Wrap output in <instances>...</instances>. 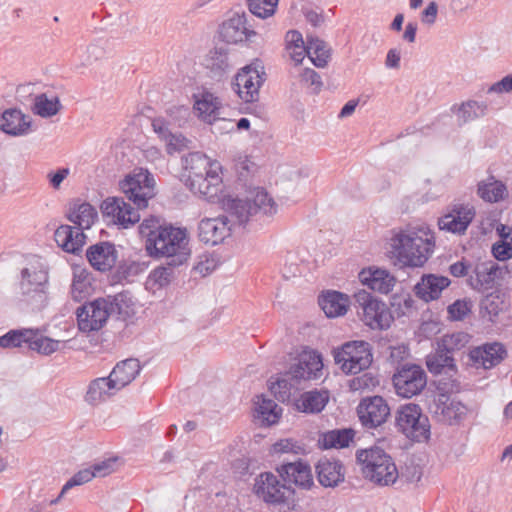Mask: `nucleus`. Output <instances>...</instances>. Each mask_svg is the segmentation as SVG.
<instances>
[{
    "instance_id": "1",
    "label": "nucleus",
    "mask_w": 512,
    "mask_h": 512,
    "mask_svg": "<svg viewBox=\"0 0 512 512\" xmlns=\"http://www.w3.org/2000/svg\"><path fill=\"white\" fill-rule=\"evenodd\" d=\"M139 233L146 239V250L150 256L171 259L174 265H183L190 257L189 237L185 228L163 226L154 216L139 225Z\"/></svg>"
},
{
    "instance_id": "2",
    "label": "nucleus",
    "mask_w": 512,
    "mask_h": 512,
    "mask_svg": "<svg viewBox=\"0 0 512 512\" xmlns=\"http://www.w3.org/2000/svg\"><path fill=\"white\" fill-rule=\"evenodd\" d=\"M392 257L401 266L422 267L435 248L434 233L428 227H412L394 232L390 239Z\"/></svg>"
},
{
    "instance_id": "3",
    "label": "nucleus",
    "mask_w": 512,
    "mask_h": 512,
    "mask_svg": "<svg viewBox=\"0 0 512 512\" xmlns=\"http://www.w3.org/2000/svg\"><path fill=\"white\" fill-rule=\"evenodd\" d=\"M49 273L40 258H30L20 271L19 293L33 309L44 308L48 301Z\"/></svg>"
},
{
    "instance_id": "4",
    "label": "nucleus",
    "mask_w": 512,
    "mask_h": 512,
    "mask_svg": "<svg viewBox=\"0 0 512 512\" xmlns=\"http://www.w3.org/2000/svg\"><path fill=\"white\" fill-rule=\"evenodd\" d=\"M225 213L235 218L237 224L248 222L249 218L263 214L271 216L277 212V204L264 188L255 187L248 192L245 200L226 196L221 200Z\"/></svg>"
},
{
    "instance_id": "5",
    "label": "nucleus",
    "mask_w": 512,
    "mask_h": 512,
    "mask_svg": "<svg viewBox=\"0 0 512 512\" xmlns=\"http://www.w3.org/2000/svg\"><path fill=\"white\" fill-rule=\"evenodd\" d=\"M362 465L364 477L379 486H389L396 482L399 472L392 457L380 447L360 450L356 454Z\"/></svg>"
},
{
    "instance_id": "6",
    "label": "nucleus",
    "mask_w": 512,
    "mask_h": 512,
    "mask_svg": "<svg viewBox=\"0 0 512 512\" xmlns=\"http://www.w3.org/2000/svg\"><path fill=\"white\" fill-rule=\"evenodd\" d=\"M354 307L360 320L373 330L388 329L393 317L387 305L366 290L354 294Z\"/></svg>"
},
{
    "instance_id": "7",
    "label": "nucleus",
    "mask_w": 512,
    "mask_h": 512,
    "mask_svg": "<svg viewBox=\"0 0 512 512\" xmlns=\"http://www.w3.org/2000/svg\"><path fill=\"white\" fill-rule=\"evenodd\" d=\"M396 426L407 438L424 442L430 438L431 425L419 405L409 403L401 406L395 416Z\"/></svg>"
},
{
    "instance_id": "8",
    "label": "nucleus",
    "mask_w": 512,
    "mask_h": 512,
    "mask_svg": "<svg viewBox=\"0 0 512 512\" xmlns=\"http://www.w3.org/2000/svg\"><path fill=\"white\" fill-rule=\"evenodd\" d=\"M253 491L258 498L268 504L283 505L289 510L295 506L294 490L282 484L271 472L261 473L255 479Z\"/></svg>"
},
{
    "instance_id": "9",
    "label": "nucleus",
    "mask_w": 512,
    "mask_h": 512,
    "mask_svg": "<svg viewBox=\"0 0 512 512\" xmlns=\"http://www.w3.org/2000/svg\"><path fill=\"white\" fill-rule=\"evenodd\" d=\"M334 360L343 372L357 374L371 365V346L363 340L347 342L334 351Z\"/></svg>"
},
{
    "instance_id": "10",
    "label": "nucleus",
    "mask_w": 512,
    "mask_h": 512,
    "mask_svg": "<svg viewBox=\"0 0 512 512\" xmlns=\"http://www.w3.org/2000/svg\"><path fill=\"white\" fill-rule=\"evenodd\" d=\"M155 181L148 170L140 168L120 182V189L137 209L146 208L148 200L153 198Z\"/></svg>"
},
{
    "instance_id": "11",
    "label": "nucleus",
    "mask_w": 512,
    "mask_h": 512,
    "mask_svg": "<svg viewBox=\"0 0 512 512\" xmlns=\"http://www.w3.org/2000/svg\"><path fill=\"white\" fill-rule=\"evenodd\" d=\"M393 385L397 395L412 398L422 392L427 384L424 369L417 364H403L393 375Z\"/></svg>"
},
{
    "instance_id": "12",
    "label": "nucleus",
    "mask_w": 512,
    "mask_h": 512,
    "mask_svg": "<svg viewBox=\"0 0 512 512\" xmlns=\"http://www.w3.org/2000/svg\"><path fill=\"white\" fill-rule=\"evenodd\" d=\"M265 72L256 62L243 67L235 76V90L245 102H254L259 98V89L263 84Z\"/></svg>"
},
{
    "instance_id": "13",
    "label": "nucleus",
    "mask_w": 512,
    "mask_h": 512,
    "mask_svg": "<svg viewBox=\"0 0 512 512\" xmlns=\"http://www.w3.org/2000/svg\"><path fill=\"white\" fill-rule=\"evenodd\" d=\"M430 412L438 422L458 426L467 418L470 409L461 401L440 394L430 405Z\"/></svg>"
},
{
    "instance_id": "14",
    "label": "nucleus",
    "mask_w": 512,
    "mask_h": 512,
    "mask_svg": "<svg viewBox=\"0 0 512 512\" xmlns=\"http://www.w3.org/2000/svg\"><path fill=\"white\" fill-rule=\"evenodd\" d=\"M79 330L85 333L100 330L109 317L108 300L99 298L80 306L76 312Z\"/></svg>"
},
{
    "instance_id": "15",
    "label": "nucleus",
    "mask_w": 512,
    "mask_h": 512,
    "mask_svg": "<svg viewBox=\"0 0 512 512\" xmlns=\"http://www.w3.org/2000/svg\"><path fill=\"white\" fill-rule=\"evenodd\" d=\"M357 415L363 427L373 429L387 421L390 416V407L381 396L365 397L357 406Z\"/></svg>"
},
{
    "instance_id": "16",
    "label": "nucleus",
    "mask_w": 512,
    "mask_h": 512,
    "mask_svg": "<svg viewBox=\"0 0 512 512\" xmlns=\"http://www.w3.org/2000/svg\"><path fill=\"white\" fill-rule=\"evenodd\" d=\"M256 32L248 23L245 12H234L219 27V36L227 44L247 42Z\"/></svg>"
},
{
    "instance_id": "17",
    "label": "nucleus",
    "mask_w": 512,
    "mask_h": 512,
    "mask_svg": "<svg viewBox=\"0 0 512 512\" xmlns=\"http://www.w3.org/2000/svg\"><path fill=\"white\" fill-rule=\"evenodd\" d=\"M215 218L202 219L198 225V237L205 244L217 245L230 235L235 218L228 213Z\"/></svg>"
},
{
    "instance_id": "18",
    "label": "nucleus",
    "mask_w": 512,
    "mask_h": 512,
    "mask_svg": "<svg viewBox=\"0 0 512 512\" xmlns=\"http://www.w3.org/2000/svg\"><path fill=\"white\" fill-rule=\"evenodd\" d=\"M323 363L320 354L313 350H304L296 362L291 365L287 376L292 380H317L322 376Z\"/></svg>"
},
{
    "instance_id": "19",
    "label": "nucleus",
    "mask_w": 512,
    "mask_h": 512,
    "mask_svg": "<svg viewBox=\"0 0 512 512\" xmlns=\"http://www.w3.org/2000/svg\"><path fill=\"white\" fill-rule=\"evenodd\" d=\"M104 216L110 217L111 221L127 228L140 220L138 210H135L129 203L120 197H108L101 204Z\"/></svg>"
},
{
    "instance_id": "20",
    "label": "nucleus",
    "mask_w": 512,
    "mask_h": 512,
    "mask_svg": "<svg viewBox=\"0 0 512 512\" xmlns=\"http://www.w3.org/2000/svg\"><path fill=\"white\" fill-rule=\"evenodd\" d=\"M220 172V164H215L214 167H212V170H210V174L203 175L186 183L185 185L194 194L213 202L218 198L219 193L222 191L223 181Z\"/></svg>"
},
{
    "instance_id": "21",
    "label": "nucleus",
    "mask_w": 512,
    "mask_h": 512,
    "mask_svg": "<svg viewBox=\"0 0 512 512\" xmlns=\"http://www.w3.org/2000/svg\"><path fill=\"white\" fill-rule=\"evenodd\" d=\"M474 217L475 209L473 206L458 204L453 206L450 213L439 219L438 226L441 230L464 234Z\"/></svg>"
},
{
    "instance_id": "22",
    "label": "nucleus",
    "mask_w": 512,
    "mask_h": 512,
    "mask_svg": "<svg viewBox=\"0 0 512 512\" xmlns=\"http://www.w3.org/2000/svg\"><path fill=\"white\" fill-rule=\"evenodd\" d=\"M152 127L159 139L164 142L165 150L169 155L192 148V140L185 137L181 132H173L163 119L153 120Z\"/></svg>"
},
{
    "instance_id": "23",
    "label": "nucleus",
    "mask_w": 512,
    "mask_h": 512,
    "mask_svg": "<svg viewBox=\"0 0 512 512\" xmlns=\"http://www.w3.org/2000/svg\"><path fill=\"white\" fill-rule=\"evenodd\" d=\"M235 65L234 55L226 45H217L208 52L204 59V66L214 78L221 79L228 74Z\"/></svg>"
},
{
    "instance_id": "24",
    "label": "nucleus",
    "mask_w": 512,
    "mask_h": 512,
    "mask_svg": "<svg viewBox=\"0 0 512 512\" xmlns=\"http://www.w3.org/2000/svg\"><path fill=\"white\" fill-rule=\"evenodd\" d=\"M277 471L286 483L295 484L303 489H309L313 485L311 468L305 462H287L282 464Z\"/></svg>"
},
{
    "instance_id": "25",
    "label": "nucleus",
    "mask_w": 512,
    "mask_h": 512,
    "mask_svg": "<svg viewBox=\"0 0 512 512\" xmlns=\"http://www.w3.org/2000/svg\"><path fill=\"white\" fill-rule=\"evenodd\" d=\"M86 257L91 266L96 270L108 271L117 261V251L114 244L100 242L87 249Z\"/></svg>"
},
{
    "instance_id": "26",
    "label": "nucleus",
    "mask_w": 512,
    "mask_h": 512,
    "mask_svg": "<svg viewBox=\"0 0 512 512\" xmlns=\"http://www.w3.org/2000/svg\"><path fill=\"white\" fill-rule=\"evenodd\" d=\"M359 279L363 285L381 294H388L396 284V278L387 270L380 268L362 270Z\"/></svg>"
},
{
    "instance_id": "27",
    "label": "nucleus",
    "mask_w": 512,
    "mask_h": 512,
    "mask_svg": "<svg viewBox=\"0 0 512 512\" xmlns=\"http://www.w3.org/2000/svg\"><path fill=\"white\" fill-rule=\"evenodd\" d=\"M451 281L445 276L435 274L423 275L421 281L414 287L416 296L428 302L438 299L442 291L450 285Z\"/></svg>"
},
{
    "instance_id": "28",
    "label": "nucleus",
    "mask_w": 512,
    "mask_h": 512,
    "mask_svg": "<svg viewBox=\"0 0 512 512\" xmlns=\"http://www.w3.org/2000/svg\"><path fill=\"white\" fill-rule=\"evenodd\" d=\"M54 238L65 252L78 254L85 244L86 235L76 227L61 225L56 229Z\"/></svg>"
},
{
    "instance_id": "29",
    "label": "nucleus",
    "mask_w": 512,
    "mask_h": 512,
    "mask_svg": "<svg viewBox=\"0 0 512 512\" xmlns=\"http://www.w3.org/2000/svg\"><path fill=\"white\" fill-rule=\"evenodd\" d=\"M182 162L184 168L183 177L185 178V184L203 175L210 174L212 167H214L215 164H219L218 162H211L206 155L200 152H193L188 154L182 159Z\"/></svg>"
},
{
    "instance_id": "30",
    "label": "nucleus",
    "mask_w": 512,
    "mask_h": 512,
    "mask_svg": "<svg viewBox=\"0 0 512 512\" xmlns=\"http://www.w3.org/2000/svg\"><path fill=\"white\" fill-rule=\"evenodd\" d=\"M194 98V109L197 111L199 118L204 122L212 124L217 120L225 121V119H220L219 117L221 101L213 93L203 91L198 95H194Z\"/></svg>"
},
{
    "instance_id": "31",
    "label": "nucleus",
    "mask_w": 512,
    "mask_h": 512,
    "mask_svg": "<svg viewBox=\"0 0 512 512\" xmlns=\"http://www.w3.org/2000/svg\"><path fill=\"white\" fill-rule=\"evenodd\" d=\"M507 356V351L501 343L486 344L470 351V358L484 369L498 365Z\"/></svg>"
},
{
    "instance_id": "32",
    "label": "nucleus",
    "mask_w": 512,
    "mask_h": 512,
    "mask_svg": "<svg viewBox=\"0 0 512 512\" xmlns=\"http://www.w3.org/2000/svg\"><path fill=\"white\" fill-rule=\"evenodd\" d=\"M319 483L324 487H335L344 481L343 466L340 461L321 458L316 465Z\"/></svg>"
},
{
    "instance_id": "33",
    "label": "nucleus",
    "mask_w": 512,
    "mask_h": 512,
    "mask_svg": "<svg viewBox=\"0 0 512 512\" xmlns=\"http://www.w3.org/2000/svg\"><path fill=\"white\" fill-rule=\"evenodd\" d=\"M30 124L29 117L15 108L5 110L0 116V129L10 135L18 136L28 133Z\"/></svg>"
},
{
    "instance_id": "34",
    "label": "nucleus",
    "mask_w": 512,
    "mask_h": 512,
    "mask_svg": "<svg viewBox=\"0 0 512 512\" xmlns=\"http://www.w3.org/2000/svg\"><path fill=\"white\" fill-rule=\"evenodd\" d=\"M119 391L110 376L92 380L88 386L85 401L91 405H98Z\"/></svg>"
},
{
    "instance_id": "35",
    "label": "nucleus",
    "mask_w": 512,
    "mask_h": 512,
    "mask_svg": "<svg viewBox=\"0 0 512 512\" xmlns=\"http://www.w3.org/2000/svg\"><path fill=\"white\" fill-rule=\"evenodd\" d=\"M141 365L138 359L129 358L116 364L110 377L119 390L129 385L140 373Z\"/></svg>"
},
{
    "instance_id": "36",
    "label": "nucleus",
    "mask_w": 512,
    "mask_h": 512,
    "mask_svg": "<svg viewBox=\"0 0 512 512\" xmlns=\"http://www.w3.org/2000/svg\"><path fill=\"white\" fill-rule=\"evenodd\" d=\"M426 365L434 375L444 373L452 376V373L456 372L455 358L442 347H439L438 343L435 352L427 356Z\"/></svg>"
},
{
    "instance_id": "37",
    "label": "nucleus",
    "mask_w": 512,
    "mask_h": 512,
    "mask_svg": "<svg viewBox=\"0 0 512 512\" xmlns=\"http://www.w3.org/2000/svg\"><path fill=\"white\" fill-rule=\"evenodd\" d=\"M329 395L327 391H307L300 395L295 402L298 411L314 414L321 412L328 403Z\"/></svg>"
},
{
    "instance_id": "38",
    "label": "nucleus",
    "mask_w": 512,
    "mask_h": 512,
    "mask_svg": "<svg viewBox=\"0 0 512 512\" xmlns=\"http://www.w3.org/2000/svg\"><path fill=\"white\" fill-rule=\"evenodd\" d=\"M452 113L456 116L457 123L464 125L470 121L483 117L487 111V105L484 102L468 100L461 104H455L451 107Z\"/></svg>"
},
{
    "instance_id": "39",
    "label": "nucleus",
    "mask_w": 512,
    "mask_h": 512,
    "mask_svg": "<svg viewBox=\"0 0 512 512\" xmlns=\"http://www.w3.org/2000/svg\"><path fill=\"white\" fill-rule=\"evenodd\" d=\"M319 304L326 316L333 318L342 316L347 312L349 298L343 293L328 291L319 299Z\"/></svg>"
},
{
    "instance_id": "40",
    "label": "nucleus",
    "mask_w": 512,
    "mask_h": 512,
    "mask_svg": "<svg viewBox=\"0 0 512 512\" xmlns=\"http://www.w3.org/2000/svg\"><path fill=\"white\" fill-rule=\"evenodd\" d=\"M67 218L83 232L94 224L97 219V211L89 203L75 204L73 208H70Z\"/></svg>"
},
{
    "instance_id": "41",
    "label": "nucleus",
    "mask_w": 512,
    "mask_h": 512,
    "mask_svg": "<svg viewBox=\"0 0 512 512\" xmlns=\"http://www.w3.org/2000/svg\"><path fill=\"white\" fill-rule=\"evenodd\" d=\"M509 307V300L506 294L500 290H494L487 294L480 303V310L483 315L487 314L489 320L493 321V318L498 316L500 313L506 311Z\"/></svg>"
},
{
    "instance_id": "42",
    "label": "nucleus",
    "mask_w": 512,
    "mask_h": 512,
    "mask_svg": "<svg viewBox=\"0 0 512 512\" xmlns=\"http://www.w3.org/2000/svg\"><path fill=\"white\" fill-rule=\"evenodd\" d=\"M355 432L351 428L335 429L323 433L318 442L321 448H345L353 440Z\"/></svg>"
},
{
    "instance_id": "43",
    "label": "nucleus",
    "mask_w": 512,
    "mask_h": 512,
    "mask_svg": "<svg viewBox=\"0 0 512 512\" xmlns=\"http://www.w3.org/2000/svg\"><path fill=\"white\" fill-rule=\"evenodd\" d=\"M109 316L116 315L118 319L126 320L134 315V301L129 292H121L108 297Z\"/></svg>"
},
{
    "instance_id": "44",
    "label": "nucleus",
    "mask_w": 512,
    "mask_h": 512,
    "mask_svg": "<svg viewBox=\"0 0 512 512\" xmlns=\"http://www.w3.org/2000/svg\"><path fill=\"white\" fill-rule=\"evenodd\" d=\"M507 193L506 186L493 176L478 183L477 194L486 202L494 203L504 199Z\"/></svg>"
},
{
    "instance_id": "45",
    "label": "nucleus",
    "mask_w": 512,
    "mask_h": 512,
    "mask_svg": "<svg viewBox=\"0 0 512 512\" xmlns=\"http://www.w3.org/2000/svg\"><path fill=\"white\" fill-rule=\"evenodd\" d=\"M307 55L313 64L319 68L327 65L331 56V49L326 42L316 37H309L307 39Z\"/></svg>"
},
{
    "instance_id": "46",
    "label": "nucleus",
    "mask_w": 512,
    "mask_h": 512,
    "mask_svg": "<svg viewBox=\"0 0 512 512\" xmlns=\"http://www.w3.org/2000/svg\"><path fill=\"white\" fill-rule=\"evenodd\" d=\"M61 108L58 97L48 98L45 93H42L35 96L32 111L43 118H49L56 115Z\"/></svg>"
},
{
    "instance_id": "47",
    "label": "nucleus",
    "mask_w": 512,
    "mask_h": 512,
    "mask_svg": "<svg viewBox=\"0 0 512 512\" xmlns=\"http://www.w3.org/2000/svg\"><path fill=\"white\" fill-rule=\"evenodd\" d=\"M470 338V335L465 332H456L442 336L437 343L439 344V347H442L446 352L454 357L456 353L466 347Z\"/></svg>"
},
{
    "instance_id": "48",
    "label": "nucleus",
    "mask_w": 512,
    "mask_h": 512,
    "mask_svg": "<svg viewBox=\"0 0 512 512\" xmlns=\"http://www.w3.org/2000/svg\"><path fill=\"white\" fill-rule=\"evenodd\" d=\"M178 266L179 265H174L171 259H167L164 265L155 268L150 273L148 283H152L158 287H165L169 285L175 278V269Z\"/></svg>"
},
{
    "instance_id": "49",
    "label": "nucleus",
    "mask_w": 512,
    "mask_h": 512,
    "mask_svg": "<svg viewBox=\"0 0 512 512\" xmlns=\"http://www.w3.org/2000/svg\"><path fill=\"white\" fill-rule=\"evenodd\" d=\"M31 338L28 348L43 355H50L54 353L59 349L61 343L59 340H54L41 335L38 330L34 329Z\"/></svg>"
},
{
    "instance_id": "50",
    "label": "nucleus",
    "mask_w": 512,
    "mask_h": 512,
    "mask_svg": "<svg viewBox=\"0 0 512 512\" xmlns=\"http://www.w3.org/2000/svg\"><path fill=\"white\" fill-rule=\"evenodd\" d=\"M33 329H17L10 330L5 335L0 337V347L2 348H16L22 347L23 344L29 345L32 339Z\"/></svg>"
},
{
    "instance_id": "51",
    "label": "nucleus",
    "mask_w": 512,
    "mask_h": 512,
    "mask_svg": "<svg viewBox=\"0 0 512 512\" xmlns=\"http://www.w3.org/2000/svg\"><path fill=\"white\" fill-rule=\"evenodd\" d=\"M278 3L279 0H247L251 14L261 19L272 17L277 10Z\"/></svg>"
},
{
    "instance_id": "52",
    "label": "nucleus",
    "mask_w": 512,
    "mask_h": 512,
    "mask_svg": "<svg viewBox=\"0 0 512 512\" xmlns=\"http://www.w3.org/2000/svg\"><path fill=\"white\" fill-rule=\"evenodd\" d=\"M256 404L258 413L268 425L278 421L281 409H278V405L273 400L258 396Z\"/></svg>"
},
{
    "instance_id": "53",
    "label": "nucleus",
    "mask_w": 512,
    "mask_h": 512,
    "mask_svg": "<svg viewBox=\"0 0 512 512\" xmlns=\"http://www.w3.org/2000/svg\"><path fill=\"white\" fill-rule=\"evenodd\" d=\"M473 301L470 298L458 299L447 308L449 318L454 321L464 320L472 311Z\"/></svg>"
},
{
    "instance_id": "54",
    "label": "nucleus",
    "mask_w": 512,
    "mask_h": 512,
    "mask_svg": "<svg viewBox=\"0 0 512 512\" xmlns=\"http://www.w3.org/2000/svg\"><path fill=\"white\" fill-rule=\"evenodd\" d=\"M291 389L292 384L286 378L278 379L270 385L271 393L278 401L283 403L290 399Z\"/></svg>"
},
{
    "instance_id": "55",
    "label": "nucleus",
    "mask_w": 512,
    "mask_h": 512,
    "mask_svg": "<svg viewBox=\"0 0 512 512\" xmlns=\"http://www.w3.org/2000/svg\"><path fill=\"white\" fill-rule=\"evenodd\" d=\"M93 478V473L91 472L90 468L80 470L62 487V494H65L74 486L82 485L91 481Z\"/></svg>"
},
{
    "instance_id": "56",
    "label": "nucleus",
    "mask_w": 512,
    "mask_h": 512,
    "mask_svg": "<svg viewBox=\"0 0 512 512\" xmlns=\"http://www.w3.org/2000/svg\"><path fill=\"white\" fill-rule=\"evenodd\" d=\"M235 169L240 179H246L255 171L256 165L247 156H239L235 160Z\"/></svg>"
},
{
    "instance_id": "57",
    "label": "nucleus",
    "mask_w": 512,
    "mask_h": 512,
    "mask_svg": "<svg viewBox=\"0 0 512 512\" xmlns=\"http://www.w3.org/2000/svg\"><path fill=\"white\" fill-rule=\"evenodd\" d=\"M116 459H106L91 466L93 477H105L115 470Z\"/></svg>"
},
{
    "instance_id": "58",
    "label": "nucleus",
    "mask_w": 512,
    "mask_h": 512,
    "mask_svg": "<svg viewBox=\"0 0 512 512\" xmlns=\"http://www.w3.org/2000/svg\"><path fill=\"white\" fill-rule=\"evenodd\" d=\"M492 253L497 260L505 261L512 257V243L501 240L492 246Z\"/></svg>"
},
{
    "instance_id": "59",
    "label": "nucleus",
    "mask_w": 512,
    "mask_h": 512,
    "mask_svg": "<svg viewBox=\"0 0 512 512\" xmlns=\"http://www.w3.org/2000/svg\"><path fill=\"white\" fill-rule=\"evenodd\" d=\"M217 266V261L213 256L202 255L199 262L194 266L195 272L201 276H206L212 272Z\"/></svg>"
},
{
    "instance_id": "60",
    "label": "nucleus",
    "mask_w": 512,
    "mask_h": 512,
    "mask_svg": "<svg viewBox=\"0 0 512 512\" xmlns=\"http://www.w3.org/2000/svg\"><path fill=\"white\" fill-rule=\"evenodd\" d=\"M488 93H512V74L503 77L500 81L491 85Z\"/></svg>"
},
{
    "instance_id": "61",
    "label": "nucleus",
    "mask_w": 512,
    "mask_h": 512,
    "mask_svg": "<svg viewBox=\"0 0 512 512\" xmlns=\"http://www.w3.org/2000/svg\"><path fill=\"white\" fill-rule=\"evenodd\" d=\"M103 55H104V51H103L102 47L95 45V44H91L87 47V49L85 51V56H84L82 65L83 66L91 65L93 62L100 59Z\"/></svg>"
},
{
    "instance_id": "62",
    "label": "nucleus",
    "mask_w": 512,
    "mask_h": 512,
    "mask_svg": "<svg viewBox=\"0 0 512 512\" xmlns=\"http://www.w3.org/2000/svg\"><path fill=\"white\" fill-rule=\"evenodd\" d=\"M301 80L309 84L310 86H314L315 90H319L322 86L320 75L313 69L305 68L300 74Z\"/></svg>"
},
{
    "instance_id": "63",
    "label": "nucleus",
    "mask_w": 512,
    "mask_h": 512,
    "mask_svg": "<svg viewBox=\"0 0 512 512\" xmlns=\"http://www.w3.org/2000/svg\"><path fill=\"white\" fill-rule=\"evenodd\" d=\"M438 5L432 1L421 13V21L426 25H433L436 22Z\"/></svg>"
},
{
    "instance_id": "64",
    "label": "nucleus",
    "mask_w": 512,
    "mask_h": 512,
    "mask_svg": "<svg viewBox=\"0 0 512 512\" xmlns=\"http://www.w3.org/2000/svg\"><path fill=\"white\" fill-rule=\"evenodd\" d=\"M286 49L299 48L306 46L302 34L296 30H290L286 33L285 37Z\"/></svg>"
}]
</instances>
